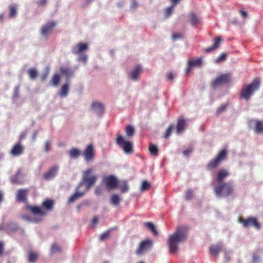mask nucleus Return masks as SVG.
Wrapping results in <instances>:
<instances>
[{
	"label": "nucleus",
	"instance_id": "f257e3e1",
	"mask_svg": "<svg viewBox=\"0 0 263 263\" xmlns=\"http://www.w3.org/2000/svg\"><path fill=\"white\" fill-rule=\"evenodd\" d=\"M186 239V228L184 227H178L174 233L168 237L167 245L170 252L172 254H176L179 249V245L184 242Z\"/></svg>",
	"mask_w": 263,
	"mask_h": 263
},
{
	"label": "nucleus",
	"instance_id": "f03ea898",
	"mask_svg": "<svg viewBox=\"0 0 263 263\" xmlns=\"http://www.w3.org/2000/svg\"><path fill=\"white\" fill-rule=\"evenodd\" d=\"M26 209L32 214L31 216L26 215L21 216V218L26 221L33 223L40 222L42 217L45 215V212L39 206L28 205L26 206Z\"/></svg>",
	"mask_w": 263,
	"mask_h": 263
},
{
	"label": "nucleus",
	"instance_id": "7ed1b4c3",
	"mask_svg": "<svg viewBox=\"0 0 263 263\" xmlns=\"http://www.w3.org/2000/svg\"><path fill=\"white\" fill-rule=\"evenodd\" d=\"M97 179V175L91 168L87 169L83 172V177L79 185L80 187L84 186V191H88L95 184Z\"/></svg>",
	"mask_w": 263,
	"mask_h": 263
},
{
	"label": "nucleus",
	"instance_id": "20e7f679",
	"mask_svg": "<svg viewBox=\"0 0 263 263\" xmlns=\"http://www.w3.org/2000/svg\"><path fill=\"white\" fill-rule=\"evenodd\" d=\"M260 82L258 78H256L250 84L242 88L240 92V97L247 101L249 100L254 91L259 88Z\"/></svg>",
	"mask_w": 263,
	"mask_h": 263
},
{
	"label": "nucleus",
	"instance_id": "39448f33",
	"mask_svg": "<svg viewBox=\"0 0 263 263\" xmlns=\"http://www.w3.org/2000/svg\"><path fill=\"white\" fill-rule=\"evenodd\" d=\"M213 184L214 187V193L218 198L227 197L230 195L233 191V187L229 183L218 182Z\"/></svg>",
	"mask_w": 263,
	"mask_h": 263
},
{
	"label": "nucleus",
	"instance_id": "423d86ee",
	"mask_svg": "<svg viewBox=\"0 0 263 263\" xmlns=\"http://www.w3.org/2000/svg\"><path fill=\"white\" fill-rule=\"evenodd\" d=\"M88 48L87 43H79L72 47V53L74 54H79V60L85 63L87 59V55L83 52Z\"/></svg>",
	"mask_w": 263,
	"mask_h": 263
},
{
	"label": "nucleus",
	"instance_id": "0eeeda50",
	"mask_svg": "<svg viewBox=\"0 0 263 263\" xmlns=\"http://www.w3.org/2000/svg\"><path fill=\"white\" fill-rule=\"evenodd\" d=\"M117 138L116 140V144L121 148L123 149L126 153H133V143L132 142L128 141H125L124 137L121 135L117 134Z\"/></svg>",
	"mask_w": 263,
	"mask_h": 263
},
{
	"label": "nucleus",
	"instance_id": "6e6552de",
	"mask_svg": "<svg viewBox=\"0 0 263 263\" xmlns=\"http://www.w3.org/2000/svg\"><path fill=\"white\" fill-rule=\"evenodd\" d=\"M230 80L231 76L230 74H221L211 82V85L213 88L215 89L223 84L229 83Z\"/></svg>",
	"mask_w": 263,
	"mask_h": 263
},
{
	"label": "nucleus",
	"instance_id": "1a4fd4ad",
	"mask_svg": "<svg viewBox=\"0 0 263 263\" xmlns=\"http://www.w3.org/2000/svg\"><path fill=\"white\" fill-rule=\"evenodd\" d=\"M103 182L108 190L118 187V179L114 175L104 176L103 178Z\"/></svg>",
	"mask_w": 263,
	"mask_h": 263
},
{
	"label": "nucleus",
	"instance_id": "9d476101",
	"mask_svg": "<svg viewBox=\"0 0 263 263\" xmlns=\"http://www.w3.org/2000/svg\"><path fill=\"white\" fill-rule=\"evenodd\" d=\"M238 221L240 223H242L243 226L245 228L253 227L256 229L259 230L261 227L257 219L254 217H251L247 219L240 218L238 219Z\"/></svg>",
	"mask_w": 263,
	"mask_h": 263
},
{
	"label": "nucleus",
	"instance_id": "9b49d317",
	"mask_svg": "<svg viewBox=\"0 0 263 263\" xmlns=\"http://www.w3.org/2000/svg\"><path fill=\"white\" fill-rule=\"evenodd\" d=\"M153 245V242L149 239H147L141 241L138 247L136 253L138 255H141L149 250Z\"/></svg>",
	"mask_w": 263,
	"mask_h": 263
},
{
	"label": "nucleus",
	"instance_id": "f8f14e48",
	"mask_svg": "<svg viewBox=\"0 0 263 263\" xmlns=\"http://www.w3.org/2000/svg\"><path fill=\"white\" fill-rule=\"evenodd\" d=\"M56 25L57 23L55 22L51 21L47 23L45 25L43 26L41 29V35L46 38H48Z\"/></svg>",
	"mask_w": 263,
	"mask_h": 263
},
{
	"label": "nucleus",
	"instance_id": "ddd939ff",
	"mask_svg": "<svg viewBox=\"0 0 263 263\" xmlns=\"http://www.w3.org/2000/svg\"><path fill=\"white\" fill-rule=\"evenodd\" d=\"M95 149L92 144L88 145L83 153L84 159L87 162H91L94 159Z\"/></svg>",
	"mask_w": 263,
	"mask_h": 263
},
{
	"label": "nucleus",
	"instance_id": "4468645a",
	"mask_svg": "<svg viewBox=\"0 0 263 263\" xmlns=\"http://www.w3.org/2000/svg\"><path fill=\"white\" fill-rule=\"evenodd\" d=\"M227 154L228 152L226 149L220 151L216 158L211 162L210 164H218L222 161L226 159Z\"/></svg>",
	"mask_w": 263,
	"mask_h": 263
},
{
	"label": "nucleus",
	"instance_id": "2eb2a0df",
	"mask_svg": "<svg viewBox=\"0 0 263 263\" xmlns=\"http://www.w3.org/2000/svg\"><path fill=\"white\" fill-rule=\"evenodd\" d=\"M24 152V147L21 142L15 144L11 148L10 154L12 156H19L21 155Z\"/></svg>",
	"mask_w": 263,
	"mask_h": 263
},
{
	"label": "nucleus",
	"instance_id": "dca6fc26",
	"mask_svg": "<svg viewBox=\"0 0 263 263\" xmlns=\"http://www.w3.org/2000/svg\"><path fill=\"white\" fill-rule=\"evenodd\" d=\"M28 190L22 189L18 190L15 194L16 201L18 202H25L27 200Z\"/></svg>",
	"mask_w": 263,
	"mask_h": 263
},
{
	"label": "nucleus",
	"instance_id": "f3484780",
	"mask_svg": "<svg viewBox=\"0 0 263 263\" xmlns=\"http://www.w3.org/2000/svg\"><path fill=\"white\" fill-rule=\"evenodd\" d=\"M84 195V191H81V187L79 185L76 189V193L71 195L68 200V203H71L74 202L76 200L81 198Z\"/></svg>",
	"mask_w": 263,
	"mask_h": 263
},
{
	"label": "nucleus",
	"instance_id": "a211bd4d",
	"mask_svg": "<svg viewBox=\"0 0 263 263\" xmlns=\"http://www.w3.org/2000/svg\"><path fill=\"white\" fill-rule=\"evenodd\" d=\"M229 176V173L227 170H221L217 172L216 179L213 181V184L218 182H223L222 180Z\"/></svg>",
	"mask_w": 263,
	"mask_h": 263
},
{
	"label": "nucleus",
	"instance_id": "6ab92c4d",
	"mask_svg": "<svg viewBox=\"0 0 263 263\" xmlns=\"http://www.w3.org/2000/svg\"><path fill=\"white\" fill-rule=\"evenodd\" d=\"M202 64V59L191 60L188 61V66L186 68V72H189L191 69L194 67H199Z\"/></svg>",
	"mask_w": 263,
	"mask_h": 263
},
{
	"label": "nucleus",
	"instance_id": "aec40b11",
	"mask_svg": "<svg viewBox=\"0 0 263 263\" xmlns=\"http://www.w3.org/2000/svg\"><path fill=\"white\" fill-rule=\"evenodd\" d=\"M186 126V120L183 117L178 119L177 123V133L180 134L184 130Z\"/></svg>",
	"mask_w": 263,
	"mask_h": 263
},
{
	"label": "nucleus",
	"instance_id": "412c9836",
	"mask_svg": "<svg viewBox=\"0 0 263 263\" xmlns=\"http://www.w3.org/2000/svg\"><path fill=\"white\" fill-rule=\"evenodd\" d=\"M91 108L98 115L103 114L104 111V105L100 102H92L91 104Z\"/></svg>",
	"mask_w": 263,
	"mask_h": 263
},
{
	"label": "nucleus",
	"instance_id": "4be33fe9",
	"mask_svg": "<svg viewBox=\"0 0 263 263\" xmlns=\"http://www.w3.org/2000/svg\"><path fill=\"white\" fill-rule=\"evenodd\" d=\"M221 42V39L220 36H218L215 39L214 43L211 47L206 48L204 49V51L206 52H210L218 48L220 46V43Z\"/></svg>",
	"mask_w": 263,
	"mask_h": 263
},
{
	"label": "nucleus",
	"instance_id": "5701e85b",
	"mask_svg": "<svg viewBox=\"0 0 263 263\" xmlns=\"http://www.w3.org/2000/svg\"><path fill=\"white\" fill-rule=\"evenodd\" d=\"M141 71L142 68L141 66L137 65L132 71H130L129 73V77L132 79L136 80L140 76Z\"/></svg>",
	"mask_w": 263,
	"mask_h": 263
},
{
	"label": "nucleus",
	"instance_id": "b1692460",
	"mask_svg": "<svg viewBox=\"0 0 263 263\" xmlns=\"http://www.w3.org/2000/svg\"><path fill=\"white\" fill-rule=\"evenodd\" d=\"M59 168L57 166L52 167L48 172L45 174L44 178L47 180L52 179L57 174Z\"/></svg>",
	"mask_w": 263,
	"mask_h": 263
},
{
	"label": "nucleus",
	"instance_id": "393cba45",
	"mask_svg": "<svg viewBox=\"0 0 263 263\" xmlns=\"http://www.w3.org/2000/svg\"><path fill=\"white\" fill-rule=\"evenodd\" d=\"M122 200V198L116 194H112L110 198V203L115 206H118Z\"/></svg>",
	"mask_w": 263,
	"mask_h": 263
},
{
	"label": "nucleus",
	"instance_id": "a878e982",
	"mask_svg": "<svg viewBox=\"0 0 263 263\" xmlns=\"http://www.w3.org/2000/svg\"><path fill=\"white\" fill-rule=\"evenodd\" d=\"M69 157L72 159H76L81 155L82 153L78 148H72L68 152Z\"/></svg>",
	"mask_w": 263,
	"mask_h": 263
},
{
	"label": "nucleus",
	"instance_id": "bb28decb",
	"mask_svg": "<svg viewBox=\"0 0 263 263\" xmlns=\"http://www.w3.org/2000/svg\"><path fill=\"white\" fill-rule=\"evenodd\" d=\"M60 72L67 78H70L73 75V72L70 68L64 66L61 67Z\"/></svg>",
	"mask_w": 263,
	"mask_h": 263
},
{
	"label": "nucleus",
	"instance_id": "cd10ccee",
	"mask_svg": "<svg viewBox=\"0 0 263 263\" xmlns=\"http://www.w3.org/2000/svg\"><path fill=\"white\" fill-rule=\"evenodd\" d=\"M222 249L220 245H213L210 247V252L215 256H217Z\"/></svg>",
	"mask_w": 263,
	"mask_h": 263
},
{
	"label": "nucleus",
	"instance_id": "c85d7f7f",
	"mask_svg": "<svg viewBox=\"0 0 263 263\" xmlns=\"http://www.w3.org/2000/svg\"><path fill=\"white\" fill-rule=\"evenodd\" d=\"M145 226L153 233L154 236H157L158 235V231L157 230L155 226L151 222H147L144 223Z\"/></svg>",
	"mask_w": 263,
	"mask_h": 263
},
{
	"label": "nucleus",
	"instance_id": "c756f323",
	"mask_svg": "<svg viewBox=\"0 0 263 263\" xmlns=\"http://www.w3.org/2000/svg\"><path fill=\"white\" fill-rule=\"evenodd\" d=\"M254 130L257 134L263 133V122L256 120Z\"/></svg>",
	"mask_w": 263,
	"mask_h": 263
},
{
	"label": "nucleus",
	"instance_id": "7c9ffc66",
	"mask_svg": "<svg viewBox=\"0 0 263 263\" xmlns=\"http://www.w3.org/2000/svg\"><path fill=\"white\" fill-rule=\"evenodd\" d=\"M190 22L192 25L195 26L199 22L198 17L194 13H191L189 14Z\"/></svg>",
	"mask_w": 263,
	"mask_h": 263
},
{
	"label": "nucleus",
	"instance_id": "2f4dec72",
	"mask_svg": "<svg viewBox=\"0 0 263 263\" xmlns=\"http://www.w3.org/2000/svg\"><path fill=\"white\" fill-rule=\"evenodd\" d=\"M60 79L61 78L59 74H54L50 80L49 83L52 86H57L60 81Z\"/></svg>",
	"mask_w": 263,
	"mask_h": 263
},
{
	"label": "nucleus",
	"instance_id": "473e14b6",
	"mask_svg": "<svg viewBox=\"0 0 263 263\" xmlns=\"http://www.w3.org/2000/svg\"><path fill=\"white\" fill-rule=\"evenodd\" d=\"M118 187L121 190V192L122 193H126L129 189L128 183L126 181L124 180L122 181Z\"/></svg>",
	"mask_w": 263,
	"mask_h": 263
},
{
	"label": "nucleus",
	"instance_id": "72a5a7b5",
	"mask_svg": "<svg viewBox=\"0 0 263 263\" xmlns=\"http://www.w3.org/2000/svg\"><path fill=\"white\" fill-rule=\"evenodd\" d=\"M62 251L61 247L56 243H53L51 245L50 253L51 255L55 253H60Z\"/></svg>",
	"mask_w": 263,
	"mask_h": 263
},
{
	"label": "nucleus",
	"instance_id": "f704fd0d",
	"mask_svg": "<svg viewBox=\"0 0 263 263\" xmlns=\"http://www.w3.org/2000/svg\"><path fill=\"white\" fill-rule=\"evenodd\" d=\"M69 92V85L68 83L64 84L61 87L60 95L62 97H65Z\"/></svg>",
	"mask_w": 263,
	"mask_h": 263
},
{
	"label": "nucleus",
	"instance_id": "c9c22d12",
	"mask_svg": "<svg viewBox=\"0 0 263 263\" xmlns=\"http://www.w3.org/2000/svg\"><path fill=\"white\" fill-rule=\"evenodd\" d=\"M125 133L127 136L130 137L134 135L135 130L132 125H128L125 128Z\"/></svg>",
	"mask_w": 263,
	"mask_h": 263
},
{
	"label": "nucleus",
	"instance_id": "e433bc0d",
	"mask_svg": "<svg viewBox=\"0 0 263 263\" xmlns=\"http://www.w3.org/2000/svg\"><path fill=\"white\" fill-rule=\"evenodd\" d=\"M17 7L15 5H11L9 6V17H14L16 14Z\"/></svg>",
	"mask_w": 263,
	"mask_h": 263
},
{
	"label": "nucleus",
	"instance_id": "4c0bfd02",
	"mask_svg": "<svg viewBox=\"0 0 263 263\" xmlns=\"http://www.w3.org/2000/svg\"><path fill=\"white\" fill-rule=\"evenodd\" d=\"M149 151L151 155L154 156H157L158 155V147L153 144H150L149 146Z\"/></svg>",
	"mask_w": 263,
	"mask_h": 263
},
{
	"label": "nucleus",
	"instance_id": "58836bf2",
	"mask_svg": "<svg viewBox=\"0 0 263 263\" xmlns=\"http://www.w3.org/2000/svg\"><path fill=\"white\" fill-rule=\"evenodd\" d=\"M53 202L52 201L50 200H47L44 201L42 205L44 208H45L47 210H50L52 209L53 206Z\"/></svg>",
	"mask_w": 263,
	"mask_h": 263
},
{
	"label": "nucleus",
	"instance_id": "ea45409f",
	"mask_svg": "<svg viewBox=\"0 0 263 263\" xmlns=\"http://www.w3.org/2000/svg\"><path fill=\"white\" fill-rule=\"evenodd\" d=\"M21 175V173L18 171L17 173L14 176L11 178V181L12 183L21 184L22 182L19 179V177Z\"/></svg>",
	"mask_w": 263,
	"mask_h": 263
},
{
	"label": "nucleus",
	"instance_id": "a19ab883",
	"mask_svg": "<svg viewBox=\"0 0 263 263\" xmlns=\"http://www.w3.org/2000/svg\"><path fill=\"white\" fill-rule=\"evenodd\" d=\"M28 74L31 79H34L37 77V72L34 68H30L28 70Z\"/></svg>",
	"mask_w": 263,
	"mask_h": 263
},
{
	"label": "nucleus",
	"instance_id": "79ce46f5",
	"mask_svg": "<svg viewBox=\"0 0 263 263\" xmlns=\"http://www.w3.org/2000/svg\"><path fill=\"white\" fill-rule=\"evenodd\" d=\"M150 186V184L148 182V181L144 180L142 181L141 186L140 187L141 192H143L145 190H147Z\"/></svg>",
	"mask_w": 263,
	"mask_h": 263
},
{
	"label": "nucleus",
	"instance_id": "37998d69",
	"mask_svg": "<svg viewBox=\"0 0 263 263\" xmlns=\"http://www.w3.org/2000/svg\"><path fill=\"white\" fill-rule=\"evenodd\" d=\"M18 228V226L14 222H10L7 226V229L10 231H14Z\"/></svg>",
	"mask_w": 263,
	"mask_h": 263
},
{
	"label": "nucleus",
	"instance_id": "c03bdc74",
	"mask_svg": "<svg viewBox=\"0 0 263 263\" xmlns=\"http://www.w3.org/2000/svg\"><path fill=\"white\" fill-rule=\"evenodd\" d=\"M228 104H224L220 105L219 107L218 108V109L216 110V114L217 115H220L221 112L225 111L227 107L228 106Z\"/></svg>",
	"mask_w": 263,
	"mask_h": 263
},
{
	"label": "nucleus",
	"instance_id": "a18cd8bd",
	"mask_svg": "<svg viewBox=\"0 0 263 263\" xmlns=\"http://www.w3.org/2000/svg\"><path fill=\"white\" fill-rule=\"evenodd\" d=\"M37 257V255L32 252H30L28 256V260L29 262H34Z\"/></svg>",
	"mask_w": 263,
	"mask_h": 263
},
{
	"label": "nucleus",
	"instance_id": "49530a36",
	"mask_svg": "<svg viewBox=\"0 0 263 263\" xmlns=\"http://www.w3.org/2000/svg\"><path fill=\"white\" fill-rule=\"evenodd\" d=\"M173 128V126L172 125H170L167 129L165 131V133L164 135V137L166 139H167L169 138V137L171 135L172 130Z\"/></svg>",
	"mask_w": 263,
	"mask_h": 263
},
{
	"label": "nucleus",
	"instance_id": "de8ad7c7",
	"mask_svg": "<svg viewBox=\"0 0 263 263\" xmlns=\"http://www.w3.org/2000/svg\"><path fill=\"white\" fill-rule=\"evenodd\" d=\"M193 197V192L191 190H187L185 194V199L186 200H191Z\"/></svg>",
	"mask_w": 263,
	"mask_h": 263
},
{
	"label": "nucleus",
	"instance_id": "09e8293b",
	"mask_svg": "<svg viewBox=\"0 0 263 263\" xmlns=\"http://www.w3.org/2000/svg\"><path fill=\"white\" fill-rule=\"evenodd\" d=\"M109 235V231L105 232L101 235L100 237V240L101 241H104L108 238Z\"/></svg>",
	"mask_w": 263,
	"mask_h": 263
},
{
	"label": "nucleus",
	"instance_id": "8fccbe9b",
	"mask_svg": "<svg viewBox=\"0 0 263 263\" xmlns=\"http://www.w3.org/2000/svg\"><path fill=\"white\" fill-rule=\"evenodd\" d=\"M174 6H171V7L167 8L166 10L165 15L168 17L170 16L173 12V9L174 8Z\"/></svg>",
	"mask_w": 263,
	"mask_h": 263
},
{
	"label": "nucleus",
	"instance_id": "3c124183",
	"mask_svg": "<svg viewBox=\"0 0 263 263\" xmlns=\"http://www.w3.org/2000/svg\"><path fill=\"white\" fill-rule=\"evenodd\" d=\"M182 37L183 34L181 33H174L172 35V39L175 41L178 39H182Z\"/></svg>",
	"mask_w": 263,
	"mask_h": 263
},
{
	"label": "nucleus",
	"instance_id": "603ef678",
	"mask_svg": "<svg viewBox=\"0 0 263 263\" xmlns=\"http://www.w3.org/2000/svg\"><path fill=\"white\" fill-rule=\"evenodd\" d=\"M260 260V257L257 254H253L252 261L253 263H258Z\"/></svg>",
	"mask_w": 263,
	"mask_h": 263
},
{
	"label": "nucleus",
	"instance_id": "864d4df0",
	"mask_svg": "<svg viewBox=\"0 0 263 263\" xmlns=\"http://www.w3.org/2000/svg\"><path fill=\"white\" fill-rule=\"evenodd\" d=\"M227 54L224 53H222L220 55V56L217 59L216 62H220L221 61L225 60L226 58Z\"/></svg>",
	"mask_w": 263,
	"mask_h": 263
},
{
	"label": "nucleus",
	"instance_id": "5fc2aeb1",
	"mask_svg": "<svg viewBox=\"0 0 263 263\" xmlns=\"http://www.w3.org/2000/svg\"><path fill=\"white\" fill-rule=\"evenodd\" d=\"M102 192V188L100 186H97L96 187L95 189V194L97 195H100Z\"/></svg>",
	"mask_w": 263,
	"mask_h": 263
},
{
	"label": "nucleus",
	"instance_id": "6e6d98bb",
	"mask_svg": "<svg viewBox=\"0 0 263 263\" xmlns=\"http://www.w3.org/2000/svg\"><path fill=\"white\" fill-rule=\"evenodd\" d=\"M51 147V143L49 141H46L45 145V151L48 152L50 150Z\"/></svg>",
	"mask_w": 263,
	"mask_h": 263
},
{
	"label": "nucleus",
	"instance_id": "4d7b16f0",
	"mask_svg": "<svg viewBox=\"0 0 263 263\" xmlns=\"http://www.w3.org/2000/svg\"><path fill=\"white\" fill-rule=\"evenodd\" d=\"M192 152V148H189L183 152V154L184 156H188Z\"/></svg>",
	"mask_w": 263,
	"mask_h": 263
},
{
	"label": "nucleus",
	"instance_id": "13d9d810",
	"mask_svg": "<svg viewBox=\"0 0 263 263\" xmlns=\"http://www.w3.org/2000/svg\"><path fill=\"white\" fill-rule=\"evenodd\" d=\"M48 0H40L37 2V4L39 6H44L47 3Z\"/></svg>",
	"mask_w": 263,
	"mask_h": 263
},
{
	"label": "nucleus",
	"instance_id": "bf43d9fd",
	"mask_svg": "<svg viewBox=\"0 0 263 263\" xmlns=\"http://www.w3.org/2000/svg\"><path fill=\"white\" fill-rule=\"evenodd\" d=\"M19 96V86H17L15 87L14 89V97L15 98L18 97Z\"/></svg>",
	"mask_w": 263,
	"mask_h": 263
},
{
	"label": "nucleus",
	"instance_id": "052dcab7",
	"mask_svg": "<svg viewBox=\"0 0 263 263\" xmlns=\"http://www.w3.org/2000/svg\"><path fill=\"white\" fill-rule=\"evenodd\" d=\"M138 5V4L136 0H132L131 7L133 9H136Z\"/></svg>",
	"mask_w": 263,
	"mask_h": 263
},
{
	"label": "nucleus",
	"instance_id": "680f3d73",
	"mask_svg": "<svg viewBox=\"0 0 263 263\" xmlns=\"http://www.w3.org/2000/svg\"><path fill=\"white\" fill-rule=\"evenodd\" d=\"M239 13L242 17L243 18H246L248 16V13L247 12L243 10H239Z\"/></svg>",
	"mask_w": 263,
	"mask_h": 263
},
{
	"label": "nucleus",
	"instance_id": "e2e57ef3",
	"mask_svg": "<svg viewBox=\"0 0 263 263\" xmlns=\"http://www.w3.org/2000/svg\"><path fill=\"white\" fill-rule=\"evenodd\" d=\"M173 78L174 76L173 73L170 72L169 73H168V74L167 75V79L168 81H172L173 80Z\"/></svg>",
	"mask_w": 263,
	"mask_h": 263
},
{
	"label": "nucleus",
	"instance_id": "0e129e2a",
	"mask_svg": "<svg viewBox=\"0 0 263 263\" xmlns=\"http://www.w3.org/2000/svg\"><path fill=\"white\" fill-rule=\"evenodd\" d=\"M98 222V218L97 216L93 218L92 220V224L96 225Z\"/></svg>",
	"mask_w": 263,
	"mask_h": 263
},
{
	"label": "nucleus",
	"instance_id": "69168bd1",
	"mask_svg": "<svg viewBox=\"0 0 263 263\" xmlns=\"http://www.w3.org/2000/svg\"><path fill=\"white\" fill-rule=\"evenodd\" d=\"M230 254V251H226L224 253L225 255V259L226 261H228L229 260V257L228 256L229 254Z\"/></svg>",
	"mask_w": 263,
	"mask_h": 263
},
{
	"label": "nucleus",
	"instance_id": "338daca9",
	"mask_svg": "<svg viewBox=\"0 0 263 263\" xmlns=\"http://www.w3.org/2000/svg\"><path fill=\"white\" fill-rule=\"evenodd\" d=\"M4 199V193L2 191H0V204L3 201Z\"/></svg>",
	"mask_w": 263,
	"mask_h": 263
},
{
	"label": "nucleus",
	"instance_id": "774afa93",
	"mask_svg": "<svg viewBox=\"0 0 263 263\" xmlns=\"http://www.w3.org/2000/svg\"><path fill=\"white\" fill-rule=\"evenodd\" d=\"M27 134L26 133H22L20 137V140H22L24 139L26 137Z\"/></svg>",
	"mask_w": 263,
	"mask_h": 263
}]
</instances>
